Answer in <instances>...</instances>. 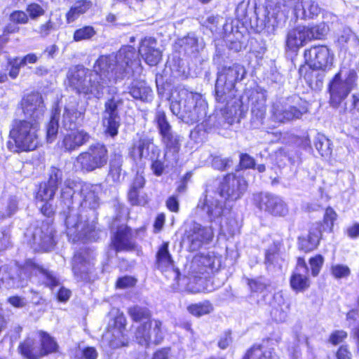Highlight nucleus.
Here are the masks:
<instances>
[{"mask_svg":"<svg viewBox=\"0 0 359 359\" xmlns=\"http://www.w3.org/2000/svg\"><path fill=\"white\" fill-rule=\"evenodd\" d=\"M154 147L152 140L148 137H144L137 141L130 150V156L135 161H141L147 158L149 156V150Z\"/></svg>","mask_w":359,"mask_h":359,"instance_id":"nucleus-25","label":"nucleus"},{"mask_svg":"<svg viewBox=\"0 0 359 359\" xmlns=\"http://www.w3.org/2000/svg\"><path fill=\"white\" fill-rule=\"evenodd\" d=\"M21 107L25 116L31 121L39 122L46 111L42 96L38 93L25 95L21 101Z\"/></svg>","mask_w":359,"mask_h":359,"instance_id":"nucleus-15","label":"nucleus"},{"mask_svg":"<svg viewBox=\"0 0 359 359\" xmlns=\"http://www.w3.org/2000/svg\"><path fill=\"white\" fill-rule=\"evenodd\" d=\"M315 147L323 157H328L332 154L330 140L325 137H318L315 143Z\"/></svg>","mask_w":359,"mask_h":359,"instance_id":"nucleus-40","label":"nucleus"},{"mask_svg":"<svg viewBox=\"0 0 359 359\" xmlns=\"http://www.w3.org/2000/svg\"><path fill=\"white\" fill-rule=\"evenodd\" d=\"M307 41H309L307 27L299 26L288 32L286 45L289 49L294 50L304 46Z\"/></svg>","mask_w":359,"mask_h":359,"instance_id":"nucleus-24","label":"nucleus"},{"mask_svg":"<svg viewBox=\"0 0 359 359\" xmlns=\"http://www.w3.org/2000/svg\"><path fill=\"white\" fill-rule=\"evenodd\" d=\"M67 233L74 242L79 241H96L98 231L95 229L93 222L88 223L86 215L79 214L76 210H71L66 218Z\"/></svg>","mask_w":359,"mask_h":359,"instance_id":"nucleus-9","label":"nucleus"},{"mask_svg":"<svg viewBox=\"0 0 359 359\" xmlns=\"http://www.w3.org/2000/svg\"><path fill=\"white\" fill-rule=\"evenodd\" d=\"M187 311L196 317H201L210 313L213 311L212 304L208 301L192 304L187 306Z\"/></svg>","mask_w":359,"mask_h":359,"instance_id":"nucleus-36","label":"nucleus"},{"mask_svg":"<svg viewBox=\"0 0 359 359\" xmlns=\"http://www.w3.org/2000/svg\"><path fill=\"white\" fill-rule=\"evenodd\" d=\"M337 359H351V354L346 346H341L337 352Z\"/></svg>","mask_w":359,"mask_h":359,"instance_id":"nucleus-63","label":"nucleus"},{"mask_svg":"<svg viewBox=\"0 0 359 359\" xmlns=\"http://www.w3.org/2000/svg\"><path fill=\"white\" fill-rule=\"evenodd\" d=\"M170 109L187 123L197 122L206 114L205 105L201 101L197 102L195 95L185 89L180 90L177 96L172 95Z\"/></svg>","mask_w":359,"mask_h":359,"instance_id":"nucleus-6","label":"nucleus"},{"mask_svg":"<svg viewBox=\"0 0 359 359\" xmlns=\"http://www.w3.org/2000/svg\"><path fill=\"white\" fill-rule=\"evenodd\" d=\"M213 237L212 229L203 227L200 224L194 223L187 231L184 241L187 243L191 251L198 250L204 243L209 242Z\"/></svg>","mask_w":359,"mask_h":359,"instance_id":"nucleus-16","label":"nucleus"},{"mask_svg":"<svg viewBox=\"0 0 359 359\" xmlns=\"http://www.w3.org/2000/svg\"><path fill=\"white\" fill-rule=\"evenodd\" d=\"M96 34L95 30L91 26H85L76 29L74 34L75 41L88 40L91 39Z\"/></svg>","mask_w":359,"mask_h":359,"instance_id":"nucleus-39","label":"nucleus"},{"mask_svg":"<svg viewBox=\"0 0 359 359\" xmlns=\"http://www.w3.org/2000/svg\"><path fill=\"white\" fill-rule=\"evenodd\" d=\"M37 60L38 57L34 53H29L22 58H19L20 65H22V66L27 65V64H34Z\"/></svg>","mask_w":359,"mask_h":359,"instance_id":"nucleus-56","label":"nucleus"},{"mask_svg":"<svg viewBox=\"0 0 359 359\" xmlns=\"http://www.w3.org/2000/svg\"><path fill=\"white\" fill-rule=\"evenodd\" d=\"M303 270L305 273L307 271L305 261L299 258L297 266L290 278V286L296 292H302L310 286V281L308 277L301 273Z\"/></svg>","mask_w":359,"mask_h":359,"instance_id":"nucleus-23","label":"nucleus"},{"mask_svg":"<svg viewBox=\"0 0 359 359\" xmlns=\"http://www.w3.org/2000/svg\"><path fill=\"white\" fill-rule=\"evenodd\" d=\"M321 236V231L318 224L311 229L309 233L306 237H300L299 238V248L305 251L309 252L314 250L318 245Z\"/></svg>","mask_w":359,"mask_h":359,"instance_id":"nucleus-27","label":"nucleus"},{"mask_svg":"<svg viewBox=\"0 0 359 359\" xmlns=\"http://www.w3.org/2000/svg\"><path fill=\"white\" fill-rule=\"evenodd\" d=\"M8 302L14 307L22 308L26 306L27 302L24 298L13 296L8 298Z\"/></svg>","mask_w":359,"mask_h":359,"instance_id":"nucleus-55","label":"nucleus"},{"mask_svg":"<svg viewBox=\"0 0 359 359\" xmlns=\"http://www.w3.org/2000/svg\"><path fill=\"white\" fill-rule=\"evenodd\" d=\"M112 245L116 251L131 249L133 243L131 241L130 229L125 226H121L112 240Z\"/></svg>","mask_w":359,"mask_h":359,"instance_id":"nucleus-26","label":"nucleus"},{"mask_svg":"<svg viewBox=\"0 0 359 359\" xmlns=\"http://www.w3.org/2000/svg\"><path fill=\"white\" fill-rule=\"evenodd\" d=\"M332 275L336 278H341L348 276L350 273L349 268L342 264L333 265L331 269Z\"/></svg>","mask_w":359,"mask_h":359,"instance_id":"nucleus-47","label":"nucleus"},{"mask_svg":"<svg viewBox=\"0 0 359 359\" xmlns=\"http://www.w3.org/2000/svg\"><path fill=\"white\" fill-rule=\"evenodd\" d=\"M41 351V347L32 339L28 338L19 346L20 353L27 359H38L42 357V355H32V353L36 350Z\"/></svg>","mask_w":359,"mask_h":359,"instance_id":"nucleus-34","label":"nucleus"},{"mask_svg":"<svg viewBox=\"0 0 359 359\" xmlns=\"http://www.w3.org/2000/svg\"><path fill=\"white\" fill-rule=\"evenodd\" d=\"M141 69L140 60L136 58L134 48L124 46L116 55L100 56L95 62L93 71L83 66L71 68L67 80L77 93L88 98H100L111 81L139 73Z\"/></svg>","mask_w":359,"mask_h":359,"instance_id":"nucleus-1","label":"nucleus"},{"mask_svg":"<svg viewBox=\"0 0 359 359\" xmlns=\"http://www.w3.org/2000/svg\"><path fill=\"white\" fill-rule=\"evenodd\" d=\"M79 104L74 99L70 100L65 107L62 116V126L67 130L62 141V147L65 151H74L86 144L90 140L89 134L83 129H74L77 120L83 114L79 109Z\"/></svg>","mask_w":359,"mask_h":359,"instance_id":"nucleus-3","label":"nucleus"},{"mask_svg":"<svg viewBox=\"0 0 359 359\" xmlns=\"http://www.w3.org/2000/svg\"><path fill=\"white\" fill-rule=\"evenodd\" d=\"M62 171L53 168L50 170V177L47 183L41 184L36 195V204L50 202L53 198L58 183L62 180Z\"/></svg>","mask_w":359,"mask_h":359,"instance_id":"nucleus-19","label":"nucleus"},{"mask_svg":"<svg viewBox=\"0 0 359 359\" xmlns=\"http://www.w3.org/2000/svg\"><path fill=\"white\" fill-rule=\"evenodd\" d=\"M248 285L250 289L255 292L261 291L265 287V285L262 283L257 280H249Z\"/></svg>","mask_w":359,"mask_h":359,"instance_id":"nucleus-64","label":"nucleus"},{"mask_svg":"<svg viewBox=\"0 0 359 359\" xmlns=\"http://www.w3.org/2000/svg\"><path fill=\"white\" fill-rule=\"evenodd\" d=\"M60 115V109L56 106L52 111L50 121L47 126L46 138L47 141L52 142L56 137L58 130V120Z\"/></svg>","mask_w":359,"mask_h":359,"instance_id":"nucleus-35","label":"nucleus"},{"mask_svg":"<svg viewBox=\"0 0 359 359\" xmlns=\"http://www.w3.org/2000/svg\"><path fill=\"white\" fill-rule=\"evenodd\" d=\"M271 112L274 121L286 123L301 118L306 112V109H297L286 102L279 101L273 104Z\"/></svg>","mask_w":359,"mask_h":359,"instance_id":"nucleus-17","label":"nucleus"},{"mask_svg":"<svg viewBox=\"0 0 359 359\" xmlns=\"http://www.w3.org/2000/svg\"><path fill=\"white\" fill-rule=\"evenodd\" d=\"M136 283V280L131 276H124L118 279L116 287L121 289H125L133 287Z\"/></svg>","mask_w":359,"mask_h":359,"instance_id":"nucleus-49","label":"nucleus"},{"mask_svg":"<svg viewBox=\"0 0 359 359\" xmlns=\"http://www.w3.org/2000/svg\"><path fill=\"white\" fill-rule=\"evenodd\" d=\"M110 316H114L113 325L109 324L107 331L103 334L102 343L106 344L112 348H117L126 346L128 339L125 334L126 318L119 310L113 309Z\"/></svg>","mask_w":359,"mask_h":359,"instance_id":"nucleus-13","label":"nucleus"},{"mask_svg":"<svg viewBox=\"0 0 359 359\" xmlns=\"http://www.w3.org/2000/svg\"><path fill=\"white\" fill-rule=\"evenodd\" d=\"M39 337L41 341V351L38 349L32 353V355H42V356L56 352L58 349V344L56 341L48 333L40 331Z\"/></svg>","mask_w":359,"mask_h":359,"instance_id":"nucleus-28","label":"nucleus"},{"mask_svg":"<svg viewBox=\"0 0 359 359\" xmlns=\"http://www.w3.org/2000/svg\"><path fill=\"white\" fill-rule=\"evenodd\" d=\"M10 20L16 24L25 25L29 22L28 15L22 11H14L10 15Z\"/></svg>","mask_w":359,"mask_h":359,"instance_id":"nucleus-46","label":"nucleus"},{"mask_svg":"<svg viewBox=\"0 0 359 359\" xmlns=\"http://www.w3.org/2000/svg\"><path fill=\"white\" fill-rule=\"evenodd\" d=\"M122 156L121 155H114L110 161V170L109 176L112 178L114 182L120 180L121 175Z\"/></svg>","mask_w":359,"mask_h":359,"instance_id":"nucleus-38","label":"nucleus"},{"mask_svg":"<svg viewBox=\"0 0 359 359\" xmlns=\"http://www.w3.org/2000/svg\"><path fill=\"white\" fill-rule=\"evenodd\" d=\"M91 5V2L87 0H79L75 2L66 15L67 22L75 21L81 15L85 13Z\"/></svg>","mask_w":359,"mask_h":359,"instance_id":"nucleus-30","label":"nucleus"},{"mask_svg":"<svg viewBox=\"0 0 359 359\" xmlns=\"http://www.w3.org/2000/svg\"><path fill=\"white\" fill-rule=\"evenodd\" d=\"M40 209L43 215L50 217L53 213V208L50 204V202H43V203H39L37 205Z\"/></svg>","mask_w":359,"mask_h":359,"instance_id":"nucleus-59","label":"nucleus"},{"mask_svg":"<svg viewBox=\"0 0 359 359\" xmlns=\"http://www.w3.org/2000/svg\"><path fill=\"white\" fill-rule=\"evenodd\" d=\"M158 267L162 271H167L173 268V261L168 252V243H163L156 255Z\"/></svg>","mask_w":359,"mask_h":359,"instance_id":"nucleus-29","label":"nucleus"},{"mask_svg":"<svg viewBox=\"0 0 359 359\" xmlns=\"http://www.w3.org/2000/svg\"><path fill=\"white\" fill-rule=\"evenodd\" d=\"M346 233L351 238L359 237V224L355 223L348 226L346 229Z\"/></svg>","mask_w":359,"mask_h":359,"instance_id":"nucleus-61","label":"nucleus"},{"mask_svg":"<svg viewBox=\"0 0 359 359\" xmlns=\"http://www.w3.org/2000/svg\"><path fill=\"white\" fill-rule=\"evenodd\" d=\"M256 200L259 209L271 215L283 216L287 212L286 204L278 196L264 194L259 195Z\"/></svg>","mask_w":359,"mask_h":359,"instance_id":"nucleus-20","label":"nucleus"},{"mask_svg":"<svg viewBox=\"0 0 359 359\" xmlns=\"http://www.w3.org/2000/svg\"><path fill=\"white\" fill-rule=\"evenodd\" d=\"M107 149L100 143L90 145L81 153L74 162V166L83 171L91 172L104 166L107 162Z\"/></svg>","mask_w":359,"mask_h":359,"instance_id":"nucleus-12","label":"nucleus"},{"mask_svg":"<svg viewBox=\"0 0 359 359\" xmlns=\"http://www.w3.org/2000/svg\"><path fill=\"white\" fill-rule=\"evenodd\" d=\"M243 359H278L272 351H263L260 346H253L246 353Z\"/></svg>","mask_w":359,"mask_h":359,"instance_id":"nucleus-33","label":"nucleus"},{"mask_svg":"<svg viewBox=\"0 0 359 359\" xmlns=\"http://www.w3.org/2000/svg\"><path fill=\"white\" fill-rule=\"evenodd\" d=\"M246 74L245 69L240 65L224 67L218 73L215 84L216 99L220 102H226L230 106V100L235 99V85L242 81Z\"/></svg>","mask_w":359,"mask_h":359,"instance_id":"nucleus-7","label":"nucleus"},{"mask_svg":"<svg viewBox=\"0 0 359 359\" xmlns=\"http://www.w3.org/2000/svg\"><path fill=\"white\" fill-rule=\"evenodd\" d=\"M347 337V333L344 330H336L330 336L329 341L334 345L342 342Z\"/></svg>","mask_w":359,"mask_h":359,"instance_id":"nucleus-48","label":"nucleus"},{"mask_svg":"<svg viewBox=\"0 0 359 359\" xmlns=\"http://www.w3.org/2000/svg\"><path fill=\"white\" fill-rule=\"evenodd\" d=\"M229 161L227 158H222L217 156L212 159V165L215 169L222 170L226 168Z\"/></svg>","mask_w":359,"mask_h":359,"instance_id":"nucleus-52","label":"nucleus"},{"mask_svg":"<svg viewBox=\"0 0 359 359\" xmlns=\"http://www.w3.org/2000/svg\"><path fill=\"white\" fill-rule=\"evenodd\" d=\"M156 40L146 37L142 40L139 47V53L144 62L149 66L156 65L161 59V52L156 48Z\"/></svg>","mask_w":359,"mask_h":359,"instance_id":"nucleus-21","label":"nucleus"},{"mask_svg":"<svg viewBox=\"0 0 359 359\" xmlns=\"http://www.w3.org/2000/svg\"><path fill=\"white\" fill-rule=\"evenodd\" d=\"M356 74L353 71L340 70L329 84L330 104L337 107L355 86Z\"/></svg>","mask_w":359,"mask_h":359,"instance_id":"nucleus-11","label":"nucleus"},{"mask_svg":"<svg viewBox=\"0 0 359 359\" xmlns=\"http://www.w3.org/2000/svg\"><path fill=\"white\" fill-rule=\"evenodd\" d=\"M130 317L136 322L147 320L137 327L135 339L142 346L149 343L158 344L163 339L162 323L158 320H149L150 312L144 307L135 306L128 310Z\"/></svg>","mask_w":359,"mask_h":359,"instance_id":"nucleus-5","label":"nucleus"},{"mask_svg":"<svg viewBox=\"0 0 359 359\" xmlns=\"http://www.w3.org/2000/svg\"><path fill=\"white\" fill-rule=\"evenodd\" d=\"M154 120L164 143L168 147L173 148L175 151H176L177 149L178 138L177 135L172 134L171 126L167 120L164 111L157 110Z\"/></svg>","mask_w":359,"mask_h":359,"instance_id":"nucleus-22","label":"nucleus"},{"mask_svg":"<svg viewBox=\"0 0 359 359\" xmlns=\"http://www.w3.org/2000/svg\"><path fill=\"white\" fill-rule=\"evenodd\" d=\"M216 261V257L210 254L197 256L194 258V262H199L204 266L210 269L215 268Z\"/></svg>","mask_w":359,"mask_h":359,"instance_id":"nucleus-44","label":"nucleus"},{"mask_svg":"<svg viewBox=\"0 0 359 359\" xmlns=\"http://www.w3.org/2000/svg\"><path fill=\"white\" fill-rule=\"evenodd\" d=\"M120 102L118 98L113 97L108 100L105 103V109L103 116H119L117 111V107Z\"/></svg>","mask_w":359,"mask_h":359,"instance_id":"nucleus-41","label":"nucleus"},{"mask_svg":"<svg viewBox=\"0 0 359 359\" xmlns=\"http://www.w3.org/2000/svg\"><path fill=\"white\" fill-rule=\"evenodd\" d=\"M305 60L313 69L326 70L332 66L334 55L325 46H314L304 52Z\"/></svg>","mask_w":359,"mask_h":359,"instance_id":"nucleus-14","label":"nucleus"},{"mask_svg":"<svg viewBox=\"0 0 359 359\" xmlns=\"http://www.w3.org/2000/svg\"><path fill=\"white\" fill-rule=\"evenodd\" d=\"M102 125L106 134L114 137L117 135L120 126L119 116H103Z\"/></svg>","mask_w":359,"mask_h":359,"instance_id":"nucleus-37","label":"nucleus"},{"mask_svg":"<svg viewBox=\"0 0 359 359\" xmlns=\"http://www.w3.org/2000/svg\"><path fill=\"white\" fill-rule=\"evenodd\" d=\"M167 208L172 212H177L179 210V203L175 196H170L166 201Z\"/></svg>","mask_w":359,"mask_h":359,"instance_id":"nucleus-62","label":"nucleus"},{"mask_svg":"<svg viewBox=\"0 0 359 359\" xmlns=\"http://www.w3.org/2000/svg\"><path fill=\"white\" fill-rule=\"evenodd\" d=\"M74 187L80 188L79 194L81 198V206L83 208L94 209L98 206L100 187L97 185L87 183L76 185L73 181L67 180L62 188L61 198L68 206L74 196Z\"/></svg>","mask_w":359,"mask_h":359,"instance_id":"nucleus-10","label":"nucleus"},{"mask_svg":"<svg viewBox=\"0 0 359 359\" xmlns=\"http://www.w3.org/2000/svg\"><path fill=\"white\" fill-rule=\"evenodd\" d=\"M54 24L49 20L46 23L41 25L38 29V33L43 37H46L54 29Z\"/></svg>","mask_w":359,"mask_h":359,"instance_id":"nucleus-50","label":"nucleus"},{"mask_svg":"<svg viewBox=\"0 0 359 359\" xmlns=\"http://www.w3.org/2000/svg\"><path fill=\"white\" fill-rule=\"evenodd\" d=\"M271 315L276 321L282 322L286 319L287 312L283 309H273L271 311Z\"/></svg>","mask_w":359,"mask_h":359,"instance_id":"nucleus-58","label":"nucleus"},{"mask_svg":"<svg viewBox=\"0 0 359 359\" xmlns=\"http://www.w3.org/2000/svg\"><path fill=\"white\" fill-rule=\"evenodd\" d=\"M323 263L324 258L320 255H316L309 259V265L313 276H316L319 273Z\"/></svg>","mask_w":359,"mask_h":359,"instance_id":"nucleus-43","label":"nucleus"},{"mask_svg":"<svg viewBox=\"0 0 359 359\" xmlns=\"http://www.w3.org/2000/svg\"><path fill=\"white\" fill-rule=\"evenodd\" d=\"M95 254L93 251L84 250L75 254L72 262V271L79 280H87L88 273L94 265Z\"/></svg>","mask_w":359,"mask_h":359,"instance_id":"nucleus-18","label":"nucleus"},{"mask_svg":"<svg viewBox=\"0 0 359 359\" xmlns=\"http://www.w3.org/2000/svg\"><path fill=\"white\" fill-rule=\"evenodd\" d=\"M307 31L309 35V41H311L313 39L323 37L327 32V27L325 24H320L311 27H307Z\"/></svg>","mask_w":359,"mask_h":359,"instance_id":"nucleus-42","label":"nucleus"},{"mask_svg":"<svg viewBox=\"0 0 359 359\" xmlns=\"http://www.w3.org/2000/svg\"><path fill=\"white\" fill-rule=\"evenodd\" d=\"M29 17L31 19H36L45 13V9L40 5L33 3L30 4L27 6L26 9Z\"/></svg>","mask_w":359,"mask_h":359,"instance_id":"nucleus-45","label":"nucleus"},{"mask_svg":"<svg viewBox=\"0 0 359 359\" xmlns=\"http://www.w3.org/2000/svg\"><path fill=\"white\" fill-rule=\"evenodd\" d=\"M39 122L27 120L16 121L10 132L16 151H32L38 145Z\"/></svg>","mask_w":359,"mask_h":359,"instance_id":"nucleus-8","label":"nucleus"},{"mask_svg":"<svg viewBox=\"0 0 359 359\" xmlns=\"http://www.w3.org/2000/svg\"><path fill=\"white\" fill-rule=\"evenodd\" d=\"M97 352L93 347H87L83 350V356L85 359H96Z\"/></svg>","mask_w":359,"mask_h":359,"instance_id":"nucleus-60","label":"nucleus"},{"mask_svg":"<svg viewBox=\"0 0 359 359\" xmlns=\"http://www.w3.org/2000/svg\"><path fill=\"white\" fill-rule=\"evenodd\" d=\"M241 165L245 168H250L255 165V161L249 155L242 154L241 156Z\"/></svg>","mask_w":359,"mask_h":359,"instance_id":"nucleus-57","label":"nucleus"},{"mask_svg":"<svg viewBox=\"0 0 359 359\" xmlns=\"http://www.w3.org/2000/svg\"><path fill=\"white\" fill-rule=\"evenodd\" d=\"M336 219L337 213L334 212V210L331 208H327L324 216V222L325 223L330 225V229L332 228L333 223Z\"/></svg>","mask_w":359,"mask_h":359,"instance_id":"nucleus-51","label":"nucleus"},{"mask_svg":"<svg viewBox=\"0 0 359 359\" xmlns=\"http://www.w3.org/2000/svg\"><path fill=\"white\" fill-rule=\"evenodd\" d=\"M231 342V333L226 332L222 334L218 341V346L222 349H225Z\"/></svg>","mask_w":359,"mask_h":359,"instance_id":"nucleus-54","label":"nucleus"},{"mask_svg":"<svg viewBox=\"0 0 359 359\" xmlns=\"http://www.w3.org/2000/svg\"><path fill=\"white\" fill-rule=\"evenodd\" d=\"M9 64L11 65V68L9 72V75L12 79H15L19 74L20 68L22 66V65H20L18 57H16L13 59L12 61H10Z\"/></svg>","mask_w":359,"mask_h":359,"instance_id":"nucleus-53","label":"nucleus"},{"mask_svg":"<svg viewBox=\"0 0 359 359\" xmlns=\"http://www.w3.org/2000/svg\"><path fill=\"white\" fill-rule=\"evenodd\" d=\"M275 4L266 6L268 11V23H270V18H274L271 23L273 27L278 25V21L285 18L289 11V8H293L295 15L304 19H312L318 16L320 12L318 5L311 0H288L287 5L283 4V0H271Z\"/></svg>","mask_w":359,"mask_h":359,"instance_id":"nucleus-4","label":"nucleus"},{"mask_svg":"<svg viewBox=\"0 0 359 359\" xmlns=\"http://www.w3.org/2000/svg\"><path fill=\"white\" fill-rule=\"evenodd\" d=\"M247 182L243 177L233 174L226 175L219 184L218 191L207 190L203 201H200L198 208L206 210L211 222L219 219L223 214L224 205L217 199L219 195L226 201L233 202L241 198L247 189Z\"/></svg>","mask_w":359,"mask_h":359,"instance_id":"nucleus-2","label":"nucleus"},{"mask_svg":"<svg viewBox=\"0 0 359 359\" xmlns=\"http://www.w3.org/2000/svg\"><path fill=\"white\" fill-rule=\"evenodd\" d=\"M130 95L135 99L149 101L152 97V90L144 82H137L130 90Z\"/></svg>","mask_w":359,"mask_h":359,"instance_id":"nucleus-32","label":"nucleus"},{"mask_svg":"<svg viewBox=\"0 0 359 359\" xmlns=\"http://www.w3.org/2000/svg\"><path fill=\"white\" fill-rule=\"evenodd\" d=\"M254 96L255 98L257 99V100L254 101V97H252V104H254L252 112L255 116L262 118L266 111L265 102L266 100V91L260 88H258L255 90Z\"/></svg>","mask_w":359,"mask_h":359,"instance_id":"nucleus-31","label":"nucleus"}]
</instances>
